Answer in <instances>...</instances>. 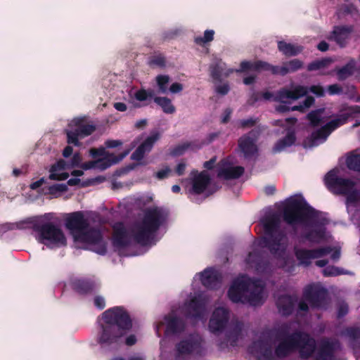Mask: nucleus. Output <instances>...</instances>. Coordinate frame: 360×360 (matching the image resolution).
<instances>
[{"label":"nucleus","instance_id":"nucleus-62","mask_svg":"<svg viewBox=\"0 0 360 360\" xmlns=\"http://www.w3.org/2000/svg\"><path fill=\"white\" fill-rule=\"evenodd\" d=\"M342 91V87L337 84H331L328 86V92L330 95L340 94Z\"/></svg>","mask_w":360,"mask_h":360},{"label":"nucleus","instance_id":"nucleus-38","mask_svg":"<svg viewBox=\"0 0 360 360\" xmlns=\"http://www.w3.org/2000/svg\"><path fill=\"white\" fill-rule=\"evenodd\" d=\"M278 49L287 57L295 56L302 51V46H296L285 41H278Z\"/></svg>","mask_w":360,"mask_h":360},{"label":"nucleus","instance_id":"nucleus-9","mask_svg":"<svg viewBox=\"0 0 360 360\" xmlns=\"http://www.w3.org/2000/svg\"><path fill=\"white\" fill-rule=\"evenodd\" d=\"M303 297L313 309H326L328 301V290L317 285H307L303 292Z\"/></svg>","mask_w":360,"mask_h":360},{"label":"nucleus","instance_id":"nucleus-34","mask_svg":"<svg viewBox=\"0 0 360 360\" xmlns=\"http://www.w3.org/2000/svg\"><path fill=\"white\" fill-rule=\"evenodd\" d=\"M165 320L167 323L166 332L170 334L182 333L185 329L184 320L176 316H165Z\"/></svg>","mask_w":360,"mask_h":360},{"label":"nucleus","instance_id":"nucleus-39","mask_svg":"<svg viewBox=\"0 0 360 360\" xmlns=\"http://www.w3.org/2000/svg\"><path fill=\"white\" fill-rule=\"evenodd\" d=\"M349 117L350 115L348 113L338 115L335 119L327 122L323 127L328 131V134H330L334 130L346 124Z\"/></svg>","mask_w":360,"mask_h":360},{"label":"nucleus","instance_id":"nucleus-47","mask_svg":"<svg viewBox=\"0 0 360 360\" xmlns=\"http://www.w3.org/2000/svg\"><path fill=\"white\" fill-rule=\"evenodd\" d=\"M170 77L167 75H158L155 77L156 84L158 88V93L167 94L168 92V84Z\"/></svg>","mask_w":360,"mask_h":360},{"label":"nucleus","instance_id":"nucleus-28","mask_svg":"<svg viewBox=\"0 0 360 360\" xmlns=\"http://www.w3.org/2000/svg\"><path fill=\"white\" fill-rule=\"evenodd\" d=\"M353 31L352 26L337 25L333 27L331 32L330 39H333L340 47H345L347 44V39Z\"/></svg>","mask_w":360,"mask_h":360},{"label":"nucleus","instance_id":"nucleus-23","mask_svg":"<svg viewBox=\"0 0 360 360\" xmlns=\"http://www.w3.org/2000/svg\"><path fill=\"white\" fill-rule=\"evenodd\" d=\"M160 134L158 131H153L148 136L146 140L142 142L137 148L133 152L131 155V159L133 160H141L146 153H149L155 143L159 140Z\"/></svg>","mask_w":360,"mask_h":360},{"label":"nucleus","instance_id":"nucleus-10","mask_svg":"<svg viewBox=\"0 0 360 360\" xmlns=\"http://www.w3.org/2000/svg\"><path fill=\"white\" fill-rule=\"evenodd\" d=\"M75 239L86 243L94 245V251L101 255H105L107 252V245L103 240L101 231L96 228L87 229L80 234L75 236Z\"/></svg>","mask_w":360,"mask_h":360},{"label":"nucleus","instance_id":"nucleus-50","mask_svg":"<svg viewBox=\"0 0 360 360\" xmlns=\"http://www.w3.org/2000/svg\"><path fill=\"white\" fill-rule=\"evenodd\" d=\"M155 96V91L152 89H141L135 93V98L139 101H146L148 98H153Z\"/></svg>","mask_w":360,"mask_h":360},{"label":"nucleus","instance_id":"nucleus-48","mask_svg":"<svg viewBox=\"0 0 360 360\" xmlns=\"http://www.w3.org/2000/svg\"><path fill=\"white\" fill-rule=\"evenodd\" d=\"M324 109L320 108L315 110H312L309 112L307 115V120L310 122L312 127H318L323 122L321 118Z\"/></svg>","mask_w":360,"mask_h":360},{"label":"nucleus","instance_id":"nucleus-40","mask_svg":"<svg viewBox=\"0 0 360 360\" xmlns=\"http://www.w3.org/2000/svg\"><path fill=\"white\" fill-rule=\"evenodd\" d=\"M243 329V323L241 322H236L234 326L226 333V338L227 342H230L232 347L237 345L239 337L241 335Z\"/></svg>","mask_w":360,"mask_h":360},{"label":"nucleus","instance_id":"nucleus-35","mask_svg":"<svg viewBox=\"0 0 360 360\" xmlns=\"http://www.w3.org/2000/svg\"><path fill=\"white\" fill-rule=\"evenodd\" d=\"M244 172L245 169L242 166L224 167L219 170L217 176L226 180L237 179L240 178Z\"/></svg>","mask_w":360,"mask_h":360},{"label":"nucleus","instance_id":"nucleus-52","mask_svg":"<svg viewBox=\"0 0 360 360\" xmlns=\"http://www.w3.org/2000/svg\"><path fill=\"white\" fill-rule=\"evenodd\" d=\"M214 31L213 30H207L204 32L203 37H197L194 41L196 44L202 45L205 43L212 41L214 39Z\"/></svg>","mask_w":360,"mask_h":360},{"label":"nucleus","instance_id":"nucleus-13","mask_svg":"<svg viewBox=\"0 0 360 360\" xmlns=\"http://www.w3.org/2000/svg\"><path fill=\"white\" fill-rule=\"evenodd\" d=\"M332 251L330 246L321 247L313 250L304 248H294L295 256L300 265L309 266L311 264V259L321 258L326 256Z\"/></svg>","mask_w":360,"mask_h":360},{"label":"nucleus","instance_id":"nucleus-45","mask_svg":"<svg viewBox=\"0 0 360 360\" xmlns=\"http://www.w3.org/2000/svg\"><path fill=\"white\" fill-rule=\"evenodd\" d=\"M254 70L255 71H269L271 72L273 75H278V66L273 65L267 62L262 60H257L255 61L254 65Z\"/></svg>","mask_w":360,"mask_h":360},{"label":"nucleus","instance_id":"nucleus-57","mask_svg":"<svg viewBox=\"0 0 360 360\" xmlns=\"http://www.w3.org/2000/svg\"><path fill=\"white\" fill-rule=\"evenodd\" d=\"M90 155L93 158H96L98 157L103 156V158L105 157L108 152L105 151V148L104 147H100L98 148H92L89 150Z\"/></svg>","mask_w":360,"mask_h":360},{"label":"nucleus","instance_id":"nucleus-29","mask_svg":"<svg viewBox=\"0 0 360 360\" xmlns=\"http://www.w3.org/2000/svg\"><path fill=\"white\" fill-rule=\"evenodd\" d=\"M205 308L206 302L204 298L201 296L194 297L188 304V316L194 319H201L205 314Z\"/></svg>","mask_w":360,"mask_h":360},{"label":"nucleus","instance_id":"nucleus-53","mask_svg":"<svg viewBox=\"0 0 360 360\" xmlns=\"http://www.w3.org/2000/svg\"><path fill=\"white\" fill-rule=\"evenodd\" d=\"M344 274L343 269L335 266H328L323 270V275L326 277L337 276Z\"/></svg>","mask_w":360,"mask_h":360},{"label":"nucleus","instance_id":"nucleus-6","mask_svg":"<svg viewBox=\"0 0 360 360\" xmlns=\"http://www.w3.org/2000/svg\"><path fill=\"white\" fill-rule=\"evenodd\" d=\"M318 212L302 196L288 198L283 208L282 217L288 225L295 226L316 217Z\"/></svg>","mask_w":360,"mask_h":360},{"label":"nucleus","instance_id":"nucleus-14","mask_svg":"<svg viewBox=\"0 0 360 360\" xmlns=\"http://www.w3.org/2000/svg\"><path fill=\"white\" fill-rule=\"evenodd\" d=\"M260 132V129L256 128L238 139V147L245 158H251L257 153L258 150L255 142Z\"/></svg>","mask_w":360,"mask_h":360},{"label":"nucleus","instance_id":"nucleus-42","mask_svg":"<svg viewBox=\"0 0 360 360\" xmlns=\"http://www.w3.org/2000/svg\"><path fill=\"white\" fill-rule=\"evenodd\" d=\"M201 148V143H198L196 141H187L174 147L171 151V155L173 156H180L183 155L188 149L198 150Z\"/></svg>","mask_w":360,"mask_h":360},{"label":"nucleus","instance_id":"nucleus-33","mask_svg":"<svg viewBox=\"0 0 360 360\" xmlns=\"http://www.w3.org/2000/svg\"><path fill=\"white\" fill-rule=\"evenodd\" d=\"M296 139L297 138L295 130L293 129L288 128L285 136L278 140L275 143L273 147V152L275 153H280L286 148L292 146L295 144Z\"/></svg>","mask_w":360,"mask_h":360},{"label":"nucleus","instance_id":"nucleus-58","mask_svg":"<svg viewBox=\"0 0 360 360\" xmlns=\"http://www.w3.org/2000/svg\"><path fill=\"white\" fill-rule=\"evenodd\" d=\"M255 62L243 60L240 64V69L237 70V72H243L248 70H254Z\"/></svg>","mask_w":360,"mask_h":360},{"label":"nucleus","instance_id":"nucleus-1","mask_svg":"<svg viewBox=\"0 0 360 360\" xmlns=\"http://www.w3.org/2000/svg\"><path fill=\"white\" fill-rule=\"evenodd\" d=\"M97 342L103 348H115L132 328V321L123 307H114L102 314Z\"/></svg>","mask_w":360,"mask_h":360},{"label":"nucleus","instance_id":"nucleus-18","mask_svg":"<svg viewBox=\"0 0 360 360\" xmlns=\"http://www.w3.org/2000/svg\"><path fill=\"white\" fill-rule=\"evenodd\" d=\"M250 281L248 287V295L246 294L245 304H250L252 306L261 305L264 302V285L259 279H252L248 278Z\"/></svg>","mask_w":360,"mask_h":360},{"label":"nucleus","instance_id":"nucleus-44","mask_svg":"<svg viewBox=\"0 0 360 360\" xmlns=\"http://www.w3.org/2000/svg\"><path fill=\"white\" fill-rule=\"evenodd\" d=\"M221 60H217L210 65V76L215 81L221 80V75L224 70Z\"/></svg>","mask_w":360,"mask_h":360},{"label":"nucleus","instance_id":"nucleus-3","mask_svg":"<svg viewBox=\"0 0 360 360\" xmlns=\"http://www.w3.org/2000/svg\"><path fill=\"white\" fill-rule=\"evenodd\" d=\"M168 215V211L161 207L147 209L142 220L134 225V241L143 246L148 245Z\"/></svg>","mask_w":360,"mask_h":360},{"label":"nucleus","instance_id":"nucleus-61","mask_svg":"<svg viewBox=\"0 0 360 360\" xmlns=\"http://www.w3.org/2000/svg\"><path fill=\"white\" fill-rule=\"evenodd\" d=\"M68 177L69 174L67 172H63L61 174L52 172L49 174V179L51 180L63 181L67 179Z\"/></svg>","mask_w":360,"mask_h":360},{"label":"nucleus","instance_id":"nucleus-59","mask_svg":"<svg viewBox=\"0 0 360 360\" xmlns=\"http://www.w3.org/2000/svg\"><path fill=\"white\" fill-rule=\"evenodd\" d=\"M94 304L98 309L102 310L105 307V301L103 297L96 295L94 299Z\"/></svg>","mask_w":360,"mask_h":360},{"label":"nucleus","instance_id":"nucleus-20","mask_svg":"<svg viewBox=\"0 0 360 360\" xmlns=\"http://www.w3.org/2000/svg\"><path fill=\"white\" fill-rule=\"evenodd\" d=\"M248 352L256 356L257 360H274L271 345L265 340L254 341L248 347Z\"/></svg>","mask_w":360,"mask_h":360},{"label":"nucleus","instance_id":"nucleus-26","mask_svg":"<svg viewBox=\"0 0 360 360\" xmlns=\"http://www.w3.org/2000/svg\"><path fill=\"white\" fill-rule=\"evenodd\" d=\"M325 219L315 224V228L303 233L301 237L310 243H320L326 238Z\"/></svg>","mask_w":360,"mask_h":360},{"label":"nucleus","instance_id":"nucleus-2","mask_svg":"<svg viewBox=\"0 0 360 360\" xmlns=\"http://www.w3.org/2000/svg\"><path fill=\"white\" fill-rule=\"evenodd\" d=\"M276 339L280 340L274 349V356L278 359H285L292 352L298 350L300 358L308 359L316 349L315 339L302 331H295L291 334L278 331Z\"/></svg>","mask_w":360,"mask_h":360},{"label":"nucleus","instance_id":"nucleus-41","mask_svg":"<svg viewBox=\"0 0 360 360\" xmlns=\"http://www.w3.org/2000/svg\"><path fill=\"white\" fill-rule=\"evenodd\" d=\"M355 65L356 61L354 58H352L346 65L338 69L337 76L338 80L344 81L352 76L355 70Z\"/></svg>","mask_w":360,"mask_h":360},{"label":"nucleus","instance_id":"nucleus-30","mask_svg":"<svg viewBox=\"0 0 360 360\" xmlns=\"http://www.w3.org/2000/svg\"><path fill=\"white\" fill-rule=\"evenodd\" d=\"M72 288L80 295L92 293L97 288L94 281L89 278H75L71 283Z\"/></svg>","mask_w":360,"mask_h":360},{"label":"nucleus","instance_id":"nucleus-21","mask_svg":"<svg viewBox=\"0 0 360 360\" xmlns=\"http://www.w3.org/2000/svg\"><path fill=\"white\" fill-rule=\"evenodd\" d=\"M229 320V309L223 307L216 308L209 321L210 330L213 333L223 331Z\"/></svg>","mask_w":360,"mask_h":360},{"label":"nucleus","instance_id":"nucleus-11","mask_svg":"<svg viewBox=\"0 0 360 360\" xmlns=\"http://www.w3.org/2000/svg\"><path fill=\"white\" fill-rule=\"evenodd\" d=\"M82 119L74 120L75 128L65 130L67 142L68 144H73L75 146L81 145L79 139H82L91 135L96 130V126L92 124H84Z\"/></svg>","mask_w":360,"mask_h":360},{"label":"nucleus","instance_id":"nucleus-25","mask_svg":"<svg viewBox=\"0 0 360 360\" xmlns=\"http://www.w3.org/2000/svg\"><path fill=\"white\" fill-rule=\"evenodd\" d=\"M202 284L208 289H217L221 283L220 274L212 268H207L200 274Z\"/></svg>","mask_w":360,"mask_h":360},{"label":"nucleus","instance_id":"nucleus-51","mask_svg":"<svg viewBox=\"0 0 360 360\" xmlns=\"http://www.w3.org/2000/svg\"><path fill=\"white\" fill-rule=\"evenodd\" d=\"M166 60L162 53L155 54L149 58L148 65L150 67L164 68L165 66Z\"/></svg>","mask_w":360,"mask_h":360},{"label":"nucleus","instance_id":"nucleus-24","mask_svg":"<svg viewBox=\"0 0 360 360\" xmlns=\"http://www.w3.org/2000/svg\"><path fill=\"white\" fill-rule=\"evenodd\" d=\"M297 302V297L295 295H281L278 297L276 304L283 316H288L293 313Z\"/></svg>","mask_w":360,"mask_h":360},{"label":"nucleus","instance_id":"nucleus-37","mask_svg":"<svg viewBox=\"0 0 360 360\" xmlns=\"http://www.w3.org/2000/svg\"><path fill=\"white\" fill-rule=\"evenodd\" d=\"M329 135L328 131L323 126L311 133L307 139L306 144L310 148L317 146L320 143L325 141Z\"/></svg>","mask_w":360,"mask_h":360},{"label":"nucleus","instance_id":"nucleus-22","mask_svg":"<svg viewBox=\"0 0 360 360\" xmlns=\"http://www.w3.org/2000/svg\"><path fill=\"white\" fill-rule=\"evenodd\" d=\"M65 224L68 230L75 231L77 234H80L89 227V221L82 211L70 213L65 219Z\"/></svg>","mask_w":360,"mask_h":360},{"label":"nucleus","instance_id":"nucleus-12","mask_svg":"<svg viewBox=\"0 0 360 360\" xmlns=\"http://www.w3.org/2000/svg\"><path fill=\"white\" fill-rule=\"evenodd\" d=\"M202 338L197 334H190L186 338L180 340L175 345V349L178 356L199 354L202 349Z\"/></svg>","mask_w":360,"mask_h":360},{"label":"nucleus","instance_id":"nucleus-32","mask_svg":"<svg viewBox=\"0 0 360 360\" xmlns=\"http://www.w3.org/2000/svg\"><path fill=\"white\" fill-rule=\"evenodd\" d=\"M341 335L348 338V345L353 351L360 349V328L348 326L342 330Z\"/></svg>","mask_w":360,"mask_h":360},{"label":"nucleus","instance_id":"nucleus-56","mask_svg":"<svg viewBox=\"0 0 360 360\" xmlns=\"http://www.w3.org/2000/svg\"><path fill=\"white\" fill-rule=\"evenodd\" d=\"M345 195L349 202L355 203L360 199V191L354 187Z\"/></svg>","mask_w":360,"mask_h":360},{"label":"nucleus","instance_id":"nucleus-5","mask_svg":"<svg viewBox=\"0 0 360 360\" xmlns=\"http://www.w3.org/2000/svg\"><path fill=\"white\" fill-rule=\"evenodd\" d=\"M264 232L262 238L264 246L274 255L283 253L285 248L281 242L285 238V232L281 229V215L276 212L266 214L261 220Z\"/></svg>","mask_w":360,"mask_h":360},{"label":"nucleus","instance_id":"nucleus-19","mask_svg":"<svg viewBox=\"0 0 360 360\" xmlns=\"http://www.w3.org/2000/svg\"><path fill=\"white\" fill-rule=\"evenodd\" d=\"M128 154L129 150H125L117 155H115L113 153H108L107 155L104 158H99L97 160L94 161L86 162L83 163L80 167L83 169L87 170L95 167L96 165L98 164V167H99L102 170H104L113 165L119 163Z\"/></svg>","mask_w":360,"mask_h":360},{"label":"nucleus","instance_id":"nucleus-64","mask_svg":"<svg viewBox=\"0 0 360 360\" xmlns=\"http://www.w3.org/2000/svg\"><path fill=\"white\" fill-rule=\"evenodd\" d=\"M82 156L79 154V153H75L72 159H71V165L72 167H79L81 166V162H82Z\"/></svg>","mask_w":360,"mask_h":360},{"label":"nucleus","instance_id":"nucleus-7","mask_svg":"<svg viewBox=\"0 0 360 360\" xmlns=\"http://www.w3.org/2000/svg\"><path fill=\"white\" fill-rule=\"evenodd\" d=\"M339 170L333 169L325 176L324 182L327 188L335 195H346L356 186V183L349 179L338 176Z\"/></svg>","mask_w":360,"mask_h":360},{"label":"nucleus","instance_id":"nucleus-36","mask_svg":"<svg viewBox=\"0 0 360 360\" xmlns=\"http://www.w3.org/2000/svg\"><path fill=\"white\" fill-rule=\"evenodd\" d=\"M304 63L299 59H292L278 66V75L285 76L288 73L295 72L303 68Z\"/></svg>","mask_w":360,"mask_h":360},{"label":"nucleus","instance_id":"nucleus-60","mask_svg":"<svg viewBox=\"0 0 360 360\" xmlns=\"http://www.w3.org/2000/svg\"><path fill=\"white\" fill-rule=\"evenodd\" d=\"M230 91V86L229 84H223L221 85H218L215 88V91L221 96L226 95Z\"/></svg>","mask_w":360,"mask_h":360},{"label":"nucleus","instance_id":"nucleus-46","mask_svg":"<svg viewBox=\"0 0 360 360\" xmlns=\"http://www.w3.org/2000/svg\"><path fill=\"white\" fill-rule=\"evenodd\" d=\"M330 58H323L321 59L315 60L307 65L308 71H315L327 68L331 63Z\"/></svg>","mask_w":360,"mask_h":360},{"label":"nucleus","instance_id":"nucleus-17","mask_svg":"<svg viewBox=\"0 0 360 360\" xmlns=\"http://www.w3.org/2000/svg\"><path fill=\"white\" fill-rule=\"evenodd\" d=\"M342 350V345L337 338L321 340L319 352L314 360H335V353Z\"/></svg>","mask_w":360,"mask_h":360},{"label":"nucleus","instance_id":"nucleus-16","mask_svg":"<svg viewBox=\"0 0 360 360\" xmlns=\"http://www.w3.org/2000/svg\"><path fill=\"white\" fill-rule=\"evenodd\" d=\"M246 277L236 278L230 286L227 295L233 303L245 304L246 294L248 292L250 281Z\"/></svg>","mask_w":360,"mask_h":360},{"label":"nucleus","instance_id":"nucleus-15","mask_svg":"<svg viewBox=\"0 0 360 360\" xmlns=\"http://www.w3.org/2000/svg\"><path fill=\"white\" fill-rule=\"evenodd\" d=\"M134 228L131 235L122 222H117L112 226V243L117 249L129 247L134 240Z\"/></svg>","mask_w":360,"mask_h":360},{"label":"nucleus","instance_id":"nucleus-54","mask_svg":"<svg viewBox=\"0 0 360 360\" xmlns=\"http://www.w3.org/2000/svg\"><path fill=\"white\" fill-rule=\"evenodd\" d=\"M68 186L64 184H56L48 187V193L50 195H56L59 193L65 192Z\"/></svg>","mask_w":360,"mask_h":360},{"label":"nucleus","instance_id":"nucleus-4","mask_svg":"<svg viewBox=\"0 0 360 360\" xmlns=\"http://www.w3.org/2000/svg\"><path fill=\"white\" fill-rule=\"evenodd\" d=\"M19 229L31 228L36 233L38 242L49 246H65L67 244L63 230L51 221H44L39 217L28 218L18 224Z\"/></svg>","mask_w":360,"mask_h":360},{"label":"nucleus","instance_id":"nucleus-8","mask_svg":"<svg viewBox=\"0 0 360 360\" xmlns=\"http://www.w3.org/2000/svg\"><path fill=\"white\" fill-rule=\"evenodd\" d=\"M309 91L319 97L324 96V89L320 85H312L309 89L305 86L297 85L292 90L284 88L280 89L276 93L274 101L285 103V99L297 100L307 95Z\"/></svg>","mask_w":360,"mask_h":360},{"label":"nucleus","instance_id":"nucleus-55","mask_svg":"<svg viewBox=\"0 0 360 360\" xmlns=\"http://www.w3.org/2000/svg\"><path fill=\"white\" fill-rule=\"evenodd\" d=\"M259 122L258 118L250 117L248 119L240 120L238 122V127L242 129L251 128L255 126Z\"/></svg>","mask_w":360,"mask_h":360},{"label":"nucleus","instance_id":"nucleus-63","mask_svg":"<svg viewBox=\"0 0 360 360\" xmlns=\"http://www.w3.org/2000/svg\"><path fill=\"white\" fill-rule=\"evenodd\" d=\"M122 145V142L120 140H107L105 142V146L108 148H114Z\"/></svg>","mask_w":360,"mask_h":360},{"label":"nucleus","instance_id":"nucleus-49","mask_svg":"<svg viewBox=\"0 0 360 360\" xmlns=\"http://www.w3.org/2000/svg\"><path fill=\"white\" fill-rule=\"evenodd\" d=\"M346 165L349 169L360 172V154H352L347 156Z\"/></svg>","mask_w":360,"mask_h":360},{"label":"nucleus","instance_id":"nucleus-31","mask_svg":"<svg viewBox=\"0 0 360 360\" xmlns=\"http://www.w3.org/2000/svg\"><path fill=\"white\" fill-rule=\"evenodd\" d=\"M210 182L211 178L207 172H200L192 180L191 192L197 195L203 193Z\"/></svg>","mask_w":360,"mask_h":360},{"label":"nucleus","instance_id":"nucleus-43","mask_svg":"<svg viewBox=\"0 0 360 360\" xmlns=\"http://www.w3.org/2000/svg\"><path fill=\"white\" fill-rule=\"evenodd\" d=\"M154 102L166 114H173L176 111L175 106L172 104L171 99L167 97H154Z\"/></svg>","mask_w":360,"mask_h":360},{"label":"nucleus","instance_id":"nucleus-27","mask_svg":"<svg viewBox=\"0 0 360 360\" xmlns=\"http://www.w3.org/2000/svg\"><path fill=\"white\" fill-rule=\"evenodd\" d=\"M265 254L263 250L255 249L248 254L245 261L257 271H263L269 265V262L264 258Z\"/></svg>","mask_w":360,"mask_h":360}]
</instances>
